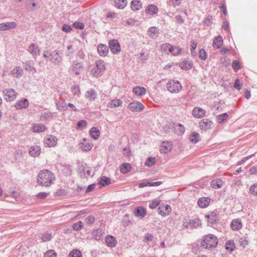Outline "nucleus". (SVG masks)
Here are the masks:
<instances>
[{
	"instance_id": "nucleus-10",
	"label": "nucleus",
	"mask_w": 257,
	"mask_h": 257,
	"mask_svg": "<svg viewBox=\"0 0 257 257\" xmlns=\"http://www.w3.org/2000/svg\"><path fill=\"white\" fill-rule=\"evenodd\" d=\"M173 145L171 142L166 141L162 143L160 147L161 153L166 154L170 152L172 149Z\"/></svg>"
},
{
	"instance_id": "nucleus-2",
	"label": "nucleus",
	"mask_w": 257,
	"mask_h": 257,
	"mask_svg": "<svg viewBox=\"0 0 257 257\" xmlns=\"http://www.w3.org/2000/svg\"><path fill=\"white\" fill-rule=\"evenodd\" d=\"M217 244L218 239L217 237L212 234L204 235L201 242V246L205 249L215 247Z\"/></svg>"
},
{
	"instance_id": "nucleus-15",
	"label": "nucleus",
	"mask_w": 257,
	"mask_h": 257,
	"mask_svg": "<svg viewBox=\"0 0 257 257\" xmlns=\"http://www.w3.org/2000/svg\"><path fill=\"white\" fill-rule=\"evenodd\" d=\"M205 111L200 107H195L192 111V115L196 118H201L204 116Z\"/></svg>"
},
{
	"instance_id": "nucleus-31",
	"label": "nucleus",
	"mask_w": 257,
	"mask_h": 257,
	"mask_svg": "<svg viewBox=\"0 0 257 257\" xmlns=\"http://www.w3.org/2000/svg\"><path fill=\"white\" fill-rule=\"evenodd\" d=\"M23 73V70L20 67L17 66L11 71L12 75L15 77H20Z\"/></svg>"
},
{
	"instance_id": "nucleus-21",
	"label": "nucleus",
	"mask_w": 257,
	"mask_h": 257,
	"mask_svg": "<svg viewBox=\"0 0 257 257\" xmlns=\"http://www.w3.org/2000/svg\"><path fill=\"white\" fill-rule=\"evenodd\" d=\"M223 41L222 37L220 35L216 36L213 42L212 46L216 49H219L222 46Z\"/></svg>"
},
{
	"instance_id": "nucleus-52",
	"label": "nucleus",
	"mask_w": 257,
	"mask_h": 257,
	"mask_svg": "<svg viewBox=\"0 0 257 257\" xmlns=\"http://www.w3.org/2000/svg\"><path fill=\"white\" fill-rule=\"evenodd\" d=\"M199 57L203 60H204L207 58V54L204 49H201L199 50Z\"/></svg>"
},
{
	"instance_id": "nucleus-25",
	"label": "nucleus",
	"mask_w": 257,
	"mask_h": 257,
	"mask_svg": "<svg viewBox=\"0 0 257 257\" xmlns=\"http://www.w3.org/2000/svg\"><path fill=\"white\" fill-rule=\"evenodd\" d=\"M230 226L233 230H238L241 228L242 225L240 219H236L232 221Z\"/></svg>"
},
{
	"instance_id": "nucleus-24",
	"label": "nucleus",
	"mask_w": 257,
	"mask_h": 257,
	"mask_svg": "<svg viewBox=\"0 0 257 257\" xmlns=\"http://www.w3.org/2000/svg\"><path fill=\"white\" fill-rule=\"evenodd\" d=\"M97 51L101 56H105L108 53V49L107 46L99 44L97 47Z\"/></svg>"
},
{
	"instance_id": "nucleus-7",
	"label": "nucleus",
	"mask_w": 257,
	"mask_h": 257,
	"mask_svg": "<svg viewBox=\"0 0 257 257\" xmlns=\"http://www.w3.org/2000/svg\"><path fill=\"white\" fill-rule=\"evenodd\" d=\"M44 144L48 147H53L56 146L57 139L52 135H47L44 139Z\"/></svg>"
},
{
	"instance_id": "nucleus-3",
	"label": "nucleus",
	"mask_w": 257,
	"mask_h": 257,
	"mask_svg": "<svg viewBox=\"0 0 257 257\" xmlns=\"http://www.w3.org/2000/svg\"><path fill=\"white\" fill-rule=\"evenodd\" d=\"M161 49L164 52L169 53L174 56L180 55L182 51V49L179 47L173 46L169 43L162 44Z\"/></svg>"
},
{
	"instance_id": "nucleus-32",
	"label": "nucleus",
	"mask_w": 257,
	"mask_h": 257,
	"mask_svg": "<svg viewBox=\"0 0 257 257\" xmlns=\"http://www.w3.org/2000/svg\"><path fill=\"white\" fill-rule=\"evenodd\" d=\"M132 169V166L128 163H124L121 164L120 171L123 174H126L130 172Z\"/></svg>"
},
{
	"instance_id": "nucleus-40",
	"label": "nucleus",
	"mask_w": 257,
	"mask_h": 257,
	"mask_svg": "<svg viewBox=\"0 0 257 257\" xmlns=\"http://www.w3.org/2000/svg\"><path fill=\"white\" fill-rule=\"evenodd\" d=\"M225 248L227 250L232 251L235 248V244L233 241L228 240L225 243Z\"/></svg>"
},
{
	"instance_id": "nucleus-22",
	"label": "nucleus",
	"mask_w": 257,
	"mask_h": 257,
	"mask_svg": "<svg viewBox=\"0 0 257 257\" xmlns=\"http://www.w3.org/2000/svg\"><path fill=\"white\" fill-rule=\"evenodd\" d=\"M210 202V199L209 197H202L198 201V204L201 208L207 207Z\"/></svg>"
},
{
	"instance_id": "nucleus-46",
	"label": "nucleus",
	"mask_w": 257,
	"mask_h": 257,
	"mask_svg": "<svg viewBox=\"0 0 257 257\" xmlns=\"http://www.w3.org/2000/svg\"><path fill=\"white\" fill-rule=\"evenodd\" d=\"M161 201L159 199H154L152 201L149 205V208L151 209L156 208L160 203Z\"/></svg>"
},
{
	"instance_id": "nucleus-36",
	"label": "nucleus",
	"mask_w": 257,
	"mask_h": 257,
	"mask_svg": "<svg viewBox=\"0 0 257 257\" xmlns=\"http://www.w3.org/2000/svg\"><path fill=\"white\" fill-rule=\"evenodd\" d=\"M96 65L99 72H102L105 70L106 67L104 62L101 60H98L96 62Z\"/></svg>"
},
{
	"instance_id": "nucleus-37",
	"label": "nucleus",
	"mask_w": 257,
	"mask_h": 257,
	"mask_svg": "<svg viewBox=\"0 0 257 257\" xmlns=\"http://www.w3.org/2000/svg\"><path fill=\"white\" fill-rule=\"evenodd\" d=\"M206 217L207 218L208 222L211 224L214 223L217 218L216 214L214 212L209 213L206 215Z\"/></svg>"
},
{
	"instance_id": "nucleus-45",
	"label": "nucleus",
	"mask_w": 257,
	"mask_h": 257,
	"mask_svg": "<svg viewBox=\"0 0 257 257\" xmlns=\"http://www.w3.org/2000/svg\"><path fill=\"white\" fill-rule=\"evenodd\" d=\"M148 32L150 36L154 37L158 33V29L157 27H152L149 28Z\"/></svg>"
},
{
	"instance_id": "nucleus-41",
	"label": "nucleus",
	"mask_w": 257,
	"mask_h": 257,
	"mask_svg": "<svg viewBox=\"0 0 257 257\" xmlns=\"http://www.w3.org/2000/svg\"><path fill=\"white\" fill-rule=\"evenodd\" d=\"M156 162V160L155 157H150L147 159L145 162V165L149 167H151L155 164Z\"/></svg>"
},
{
	"instance_id": "nucleus-50",
	"label": "nucleus",
	"mask_w": 257,
	"mask_h": 257,
	"mask_svg": "<svg viewBox=\"0 0 257 257\" xmlns=\"http://www.w3.org/2000/svg\"><path fill=\"white\" fill-rule=\"evenodd\" d=\"M61 58L57 52H56L54 56V57L52 58L51 61L52 62L55 64H58L61 62Z\"/></svg>"
},
{
	"instance_id": "nucleus-9",
	"label": "nucleus",
	"mask_w": 257,
	"mask_h": 257,
	"mask_svg": "<svg viewBox=\"0 0 257 257\" xmlns=\"http://www.w3.org/2000/svg\"><path fill=\"white\" fill-rule=\"evenodd\" d=\"M28 51L34 57L40 55L41 51L39 46L34 43H32L29 46Z\"/></svg>"
},
{
	"instance_id": "nucleus-27",
	"label": "nucleus",
	"mask_w": 257,
	"mask_h": 257,
	"mask_svg": "<svg viewBox=\"0 0 257 257\" xmlns=\"http://www.w3.org/2000/svg\"><path fill=\"white\" fill-rule=\"evenodd\" d=\"M131 7L133 11H138L142 9L143 4L141 0H133L131 2Z\"/></svg>"
},
{
	"instance_id": "nucleus-28",
	"label": "nucleus",
	"mask_w": 257,
	"mask_h": 257,
	"mask_svg": "<svg viewBox=\"0 0 257 257\" xmlns=\"http://www.w3.org/2000/svg\"><path fill=\"white\" fill-rule=\"evenodd\" d=\"M89 134L94 140H97L100 136V131L96 127H92L89 131Z\"/></svg>"
},
{
	"instance_id": "nucleus-16",
	"label": "nucleus",
	"mask_w": 257,
	"mask_h": 257,
	"mask_svg": "<svg viewBox=\"0 0 257 257\" xmlns=\"http://www.w3.org/2000/svg\"><path fill=\"white\" fill-rule=\"evenodd\" d=\"M92 144L86 139H83V141L80 144V147L83 151H88L91 150Z\"/></svg>"
},
{
	"instance_id": "nucleus-47",
	"label": "nucleus",
	"mask_w": 257,
	"mask_h": 257,
	"mask_svg": "<svg viewBox=\"0 0 257 257\" xmlns=\"http://www.w3.org/2000/svg\"><path fill=\"white\" fill-rule=\"evenodd\" d=\"M232 67L234 71H237L241 67L239 62L237 60L233 61L232 63Z\"/></svg>"
},
{
	"instance_id": "nucleus-54",
	"label": "nucleus",
	"mask_w": 257,
	"mask_h": 257,
	"mask_svg": "<svg viewBox=\"0 0 257 257\" xmlns=\"http://www.w3.org/2000/svg\"><path fill=\"white\" fill-rule=\"evenodd\" d=\"M239 241L240 246H242L243 248L245 247L248 245V242L246 240V239L243 238H240Z\"/></svg>"
},
{
	"instance_id": "nucleus-6",
	"label": "nucleus",
	"mask_w": 257,
	"mask_h": 257,
	"mask_svg": "<svg viewBox=\"0 0 257 257\" xmlns=\"http://www.w3.org/2000/svg\"><path fill=\"white\" fill-rule=\"evenodd\" d=\"M172 211L171 207L168 204H162L158 208V212L162 216H168Z\"/></svg>"
},
{
	"instance_id": "nucleus-38",
	"label": "nucleus",
	"mask_w": 257,
	"mask_h": 257,
	"mask_svg": "<svg viewBox=\"0 0 257 257\" xmlns=\"http://www.w3.org/2000/svg\"><path fill=\"white\" fill-rule=\"evenodd\" d=\"M122 104V101L118 99L112 100L109 102L110 107H117L121 106Z\"/></svg>"
},
{
	"instance_id": "nucleus-55",
	"label": "nucleus",
	"mask_w": 257,
	"mask_h": 257,
	"mask_svg": "<svg viewBox=\"0 0 257 257\" xmlns=\"http://www.w3.org/2000/svg\"><path fill=\"white\" fill-rule=\"evenodd\" d=\"M95 217L93 215H90L86 218V223L88 224H91L95 221Z\"/></svg>"
},
{
	"instance_id": "nucleus-29",
	"label": "nucleus",
	"mask_w": 257,
	"mask_h": 257,
	"mask_svg": "<svg viewBox=\"0 0 257 257\" xmlns=\"http://www.w3.org/2000/svg\"><path fill=\"white\" fill-rule=\"evenodd\" d=\"M41 153V148L38 146L32 147L29 151L30 155L34 157L38 156Z\"/></svg>"
},
{
	"instance_id": "nucleus-62",
	"label": "nucleus",
	"mask_w": 257,
	"mask_h": 257,
	"mask_svg": "<svg viewBox=\"0 0 257 257\" xmlns=\"http://www.w3.org/2000/svg\"><path fill=\"white\" fill-rule=\"evenodd\" d=\"M72 91L74 92V94H79L80 92L79 87L78 85H74L72 88Z\"/></svg>"
},
{
	"instance_id": "nucleus-53",
	"label": "nucleus",
	"mask_w": 257,
	"mask_h": 257,
	"mask_svg": "<svg viewBox=\"0 0 257 257\" xmlns=\"http://www.w3.org/2000/svg\"><path fill=\"white\" fill-rule=\"evenodd\" d=\"M41 238L43 241H49L51 239V234L48 232L42 234Z\"/></svg>"
},
{
	"instance_id": "nucleus-23",
	"label": "nucleus",
	"mask_w": 257,
	"mask_h": 257,
	"mask_svg": "<svg viewBox=\"0 0 257 257\" xmlns=\"http://www.w3.org/2000/svg\"><path fill=\"white\" fill-rule=\"evenodd\" d=\"M133 92L137 96H142L146 93V89L144 87L137 86L133 88Z\"/></svg>"
},
{
	"instance_id": "nucleus-51",
	"label": "nucleus",
	"mask_w": 257,
	"mask_h": 257,
	"mask_svg": "<svg viewBox=\"0 0 257 257\" xmlns=\"http://www.w3.org/2000/svg\"><path fill=\"white\" fill-rule=\"evenodd\" d=\"M48 193L45 192H41L38 193L36 196L38 199H44L48 196Z\"/></svg>"
},
{
	"instance_id": "nucleus-48",
	"label": "nucleus",
	"mask_w": 257,
	"mask_h": 257,
	"mask_svg": "<svg viewBox=\"0 0 257 257\" xmlns=\"http://www.w3.org/2000/svg\"><path fill=\"white\" fill-rule=\"evenodd\" d=\"M189 223L191 225L194 227H197L201 224V221L199 219L196 218L190 221Z\"/></svg>"
},
{
	"instance_id": "nucleus-30",
	"label": "nucleus",
	"mask_w": 257,
	"mask_h": 257,
	"mask_svg": "<svg viewBox=\"0 0 257 257\" xmlns=\"http://www.w3.org/2000/svg\"><path fill=\"white\" fill-rule=\"evenodd\" d=\"M189 140L191 143L196 144L200 140V135L195 132H193L189 136Z\"/></svg>"
},
{
	"instance_id": "nucleus-33",
	"label": "nucleus",
	"mask_w": 257,
	"mask_h": 257,
	"mask_svg": "<svg viewBox=\"0 0 257 257\" xmlns=\"http://www.w3.org/2000/svg\"><path fill=\"white\" fill-rule=\"evenodd\" d=\"M111 183L110 179L108 177L103 176L100 178L98 184L101 186L109 185Z\"/></svg>"
},
{
	"instance_id": "nucleus-5",
	"label": "nucleus",
	"mask_w": 257,
	"mask_h": 257,
	"mask_svg": "<svg viewBox=\"0 0 257 257\" xmlns=\"http://www.w3.org/2000/svg\"><path fill=\"white\" fill-rule=\"evenodd\" d=\"M3 95L6 101H12L16 98L18 93L12 88H7L3 90Z\"/></svg>"
},
{
	"instance_id": "nucleus-4",
	"label": "nucleus",
	"mask_w": 257,
	"mask_h": 257,
	"mask_svg": "<svg viewBox=\"0 0 257 257\" xmlns=\"http://www.w3.org/2000/svg\"><path fill=\"white\" fill-rule=\"evenodd\" d=\"M168 90L172 93H177L182 89L181 83L178 81L171 80L167 84Z\"/></svg>"
},
{
	"instance_id": "nucleus-18",
	"label": "nucleus",
	"mask_w": 257,
	"mask_h": 257,
	"mask_svg": "<svg viewBox=\"0 0 257 257\" xmlns=\"http://www.w3.org/2000/svg\"><path fill=\"white\" fill-rule=\"evenodd\" d=\"M105 240L106 245L110 247H114L117 243V240L112 235L106 236Z\"/></svg>"
},
{
	"instance_id": "nucleus-19",
	"label": "nucleus",
	"mask_w": 257,
	"mask_h": 257,
	"mask_svg": "<svg viewBox=\"0 0 257 257\" xmlns=\"http://www.w3.org/2000/svg\"><path fill=\"white\" fill-rule=\"evenodd\" d=\"M146 13L150 15H153L154 14H156L158 13L159 10L158 7L153 4H151L148 5L146 8Z\"/></svg>"
},
{
	"instance_id": "nucleus-64",
	"label": "nucleus",
	"mask_w": 257,
	"mask_h": 257,
	"mask_svg": "<svg viewBox=\"0 0 257 257\" xmlns=\"http://www.w3.org/2000/svg\"><path fill=\"white\" fill-rule=\"evenodd\" d=\"M95 186L96 185L95 184L89 185L86 190V192H89L92 191L94 189Z\"/></svg>"
},
{
	"instance_id": "nucleus-34",
	"label": "nucleus",
	"mask_w": 257,
	"mask_h": 257,
	"mask_svg": "<svg viewBox=\"0 0 257 257\" xmlns=\"http://www.w3.org/2000/svg\"><path fill=\"white\" fill-rule=\"evenodd\" d=\"M211 185L213 188H220L223 185V181L220 179L214 180L211 182Z\"/></svg>"
},
{
	"instance_id": "nucleus-49",
	"label": "nucleus",
	"mask_w": 257,
	"mask_h": 257,
	"mask_svg": "<svg viewBox=\"0 0 257 257\" xmlns=\"http://www.w3.org/2000/svg\"><path fill=\"white\" fill-rule=\"evenodd\" d=\"M44 257H57V254L54 250H49L44 254Z\"/></svg>"
},
{
	"instance_id": "nucleus-11",
	"label": "nucleus",
	"mask_w": 257,
	"mask_h": 257,
	"mask_svg": "<svg viewBox=\"0 0 257 257\" xmlns=\"http://www.w3.org/2000/svg\"><path fill=\"white\" fill-rule=\"evenodd\" d=\"M111 51L113 54H117L120 51V45L117 40H113L109 43Z\"/></svg>"
},
{
	"instance_id": "nucleus-39",
	"label": "nucleus",
	"mask_w": 257,
	"mask_h": 257,
	"mask_svg": "<svg viewBox=\"0 0 257 257\" xmlns=\"http://www.w3.org/2000/svg\"><path fill=\"white\" fill-rule=\"evenodd\" d=\"M69 257H82V254L80 250L74 249L71 251L69 254Z\"/></svg>"
},
{
	"instance_id": "nucleus-57",
	"label": "nucleus",
	"mask_w": 257,
	"mask_h": 257,
	"mask_svg": "<svg viewBox=\"0 0 257 257\" xmlns=\"http://www.w3.org/2000/svg\"><path fill=\"white\" fill-rule=\"evenodd\" d=\"M73 26L76 29H83L84 28V24L81 22H75L73 24Z\"/></svg>"
},
{
	"instance_id": "nucleus-35",
	"label": "nucleus",
	"mask_w": 257,
	"mask_h": 257,
	"mask_svg": "<svg viewBox=\"0 0 257 257\" xmlns=\"http://www.w3.org/2000/svg\"><path fill=\"white\" fill-rule=\"evenodd\" d=\"M115 7L118 9H123L127 5L126 0H115Z\"/></svg>"
},
{
	"instance_id": "nucleus-59",
	"label": "nucleus",
	"mask_w": 257,
	"mask_h": 257,
	"mask_svg": "<svg viewBox=\"0 0 257 257\" xmlns=\"http://www.w3.org/2000/svg\"><path fill=\"white\" fill-rule=\"evenodd\" d=\"M65 194V191L63 189L57 190L55 193V196H62Z\"/></svg>"
},
{
	"instance_id": "nucleus-1",
	"label": "nucleus",
	"mask_w": 257,
	"mask_h": 257,
	"mask_svg": "<svg viewBox=\"0 0 257 257\" xmlns=\"http://www.w3.org/2000/svg\"><path fill=\"white\" fill-rule=\"evenodd\" d=\"M55 180L54 174L48 170L41 171L37 175V183L42 186L48 187Z\"/></svg>"
},
{
	"instance_id": "nucleus-43",
	"label": "nucleus",
	"mask_w": 257,
	"mask_h": 257,
	"mask_svg": "<svg viewBox=\"0 0 257 257\" xmlns=\"http://www.w3.org/2000/svg\"><path fill=\"white\" fill-rule=\"evenodd\" d=\"M83 223L82 221H78L74 223L72 225V228L76 231L80 230L83 226Z\"/></svg>"
},
{
	"instance_id": "nucleus-26",
	"label": "nucleus",
	"mask_w": 257,
	"mask_h": 257,
	"mask_svg": "<svg viewBox=\"0 0 257 257\" xmlns=\"http://www.w3.org/2000/svg\"><path fill=\"white\" fill-rule=\"evenodd\" d=\"M31 129L34 133H41L46 130V126L43 124L35 123L33 124Z\"/></svg>"
},
{
	"instance_id": "nucleus-44",
	"label": "nucleus",
	"mask_w": 257,
	"mask_h": 257,
	"mask_svg": "<svg viewBox=\"0 0 257 257\" xmlns=\"http://www.w3.org/2000/svg\"><path fill=\"white\" fill-rule=\"evenodd\" d=\"M228 116V115L226 113H224L218 115L217 116V120L218 123H222L225 120H226Z\"/></svg>"
},
{
	"instance_id": "nucleus-56",
	"label": "nucleus",
	"mask_w": 257,
	"mask_h": 257,
	"mask_svg": "<svg viewBox=\"0 0 257 257\" xmlns=\"http://www.w3.org/2000/svg\"><path fill=\"white\" fill-rule=\"evenodd\" d=\"M196 48H197V43L195 42L194 41H192L191 42L190 50H191V54L192 55H193L194 53H195L194 50L196 49Z\"/></svg>"
},
{
	"instance_id": "nucleus-12",
	"label": "nucleus",
	"mask_w": 257,
	"mask_h": 257,
	"mask_svg": "<svg viewBox=\"0 0 257 257\" xmlns=\"http://www.w3.org/2000/svg\"><path fill=\"white\" fill-rule=\"evenodd\" d=\"M17 27V24L14 22L3 23L0 24V31H4L13 29Z\"/></svg>"
},
{
	"instance_id": "nucleus-20",
	"label": "nucleus",
	"mask_w": 257,
	"mask_h": 257,
	"mask_svg": "<svg viewBox=\"0 0 257 257\" xmlns=\"http://www.w3.org/2000/svg\"><path fill=\"white\" fill-rule=\"evenodd\" d=\"M212 123L208 119H204L200 122V127L202 130H207L211 127Z\"/></svg>"
},
{
	"instance_id": "nucleus-42",
	"label": "nucleus",
	"mask_w": 257,
	"mask_h": 257,
	"mask_svg": "<svg viewBox=\"0 0 257 257\" xmlns=\"http://www.w3.org/2000/svg\"><path fill=\"white\" fill-rule=\"evenodd\" d=\"M249 191L252 195L257 196V183H254L250 186Z\"/></svg>"
},
{
	"instance_id": "nucleus-17",
	"label": "nucleus",
	"mask_w": 257,
	"mask_h": 257,
	"mask_svg": "<svg viewBox=\"0 0 257 257\" xmlns=\"http://www.w3.org/2000/svg\"><path fill=\"white\" fill-rule=\"evenodd\" d=\"M134 213L136 217L143 218L146 215L147 211L144 207L140 206L135 209Z\"/></svg>"
},
{
	"instance_id": "nucleus-8",
	"label": "nucleus",
	"mask_w": 257,
	"mask_h": 257,
	"mask_svg": "<svg viewBox=\"0 0 257 257\" xmlns=\"http://www.w3.org/2000/svg\"><path fill=\"white\" fill-rule=\"evenodd\" d=\"M128 107L132 111H140L144 108V106L138 101H134L128 104Z\"/></svg>"
},
{
	"instance_id": "nucleus-61",
	"label": "nucleus",
	"mask_w": 257,
	"mask_h": 257,
	"mask_svg": "<svg viewBox=\"0 0 257 257\" xmlns=\"http://www.w3.org/2000/svg\"><path fill=\"white\" fill-rule=\"evenodd\" d=\"M87 122L85 120H80L77 123V126L79 128L86 126Z\"/></svg>"
},
{
	"instance_id": "nucleus-13",
	"label": "nucleus",
	"mask_w": 257,
	"mask_h": 257,
	"mask_svg": "<svg viewBox=\"0 0 257 257\" xmlns=\"http://www.w3.org/2000/svg\"><path fill=\"white\" fill-rule=\"evenodd\" d=\"M29 101L26 98H23L19 101H18L15 106L17 109H21L23 108H27L29 105Z\"/></svg>"
},
{
	"instance_id": "nucleus-14",
	"label": "nucleus",
	"mask_w": 257,
	"mask_h": 257,
	"mask_svg": "<svg viewBox=\"0 0 257 257\" xmlns=\"http://www.w3.org/2000/svg\"><path fill=\"white\" fill-rule=\"evenodd\" d=\"M97 96L96 91L93 89H90L87 91L85 94V98L87 99L89 101H94Z\"/></svg>"
},
{
	"instance_id": "nucleus-63",
	"label": "nucleus",
	"mask_w": 257,
	"mask_h": 257,
	"mask_svg": "<svg viewBox=\"0 0 257 257\" xmlns=\"http://www.w3.org/2000/svg\"><path fill=\"white\" fill-rule=\"evenodd\" d=\"M182 2V0H170V3L174 7L179 6Z\"/></svg>"
},
{
	"instance_id": "nucleus-60",
	"label": "nucleus",
	"mask_w": 257,
	"mask_h": 257,
	"mask_svg": "<svg viewBox=\"0 0 257 257\" xmlns=\"http://www.w3.org/2000/svg\"><path fill=\"white\" fill-rule=\"evenodd\" d=\"M234 87L238 89V90H240L241 88V85L240 84V82H239V79H236L235 80V82L234 83Z\"/></svg>"
},
{
	"instance_id": "nucleus-58",
	"label": "nucleus",
	"mask_w": 257,
	"mask_h": 257,
	"mask_svg": "<svg viewBox=\"0 0 257 257\" xmlns=\"http://www.w3.org/2000/svg\"><path fill=\"white\" fill-rule=\"evenodd\" d=\"M62 30L66 33L70 32L72 30L71 26L69 25L64 24L62 26Z\"/></svg>"
}]
</instances>
